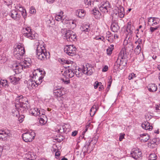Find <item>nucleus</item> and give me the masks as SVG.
Listing matches in <instances>:
<instances>
[{
  "label": "nucleus",
  "instance_id": "nucleus-1",
  "mask_svg": "<svg viewBox=\"0 0 160 160\" xmlns=\"http://www.w3.org/2000/svg\"><path fill=\"white\" fill-rule=\"evenodd\" d=\"M23 99V96H20L16 100L15 107L18 110L12 111L13 116L18 118L19 116V110L24 111L25 110H26V108L28 107V104L22 102Z\"/></svg>",
  "mask_w": 160,
  "mask_h": 160
},
{
  "label": "nucleus",
  "instance_id": "nucleus-2",
  "mask_svg": "<svg viewBox=\"0 0 160 160\" xmlns=\"http://www.w3.org/2000/svg\"><path fill=\"white\" fill-rule=\"evenodd\" d=\"M36 57L39 59L41 60H45L49 58L50 53L47 52L45 47L43 45H38L36 50Z\"/></svg>",
  "mask_w": 160,
  "mask_h": 160
},
{
  "label": "nucleus",
  "instance_id": "nucleus-3",
  "mask_svg": "<svg viewBox=\"0 0 160 160\" xmlns=\"http://www.w3.org/2000/svg\"><path fill=\"white\" fill-rule=\"evenodd\" d=\"M25 52L24 47L22 46L21 45H18L14 49L13 51L14 56L17 59H20L22 58V57L24 54Z\"/></svg>",
  "mask_w": 160,
  "mask_h": 160
},
{
  "label": "nucleus",
  "instance_id": "nucleus-4",
  "mask_svg": "<svg viewBox=\"0 0 160 160\" xmlns=\"http://www.w3.org/2000/svg\"><path fill=\"white\" fill-rule=\"evenodd\" d=\"M35 136L34 132L32 131L27 132L23 133L22 135L23 140L26 142H32Z\"/></svg>",
  "mask_w": 160,
  "mask_h": 160
},
{
  "label": "nucleus",
  "instance_id": "nucleus-5",
  "mask_svg": "<svg viewBox=\"0 0 160 160\" xmlns=\"http://www.w3.org/2000/svg\"><path fill=\"white\" fill-rule=\"evenodd\" d=\"M94 71L93 66L90 64L87 63L83 66L82 71L83 73L87 75H91Z\"/></svg>",
  "mask_w": 160,
  "mask_h": 160
},
{
  "label": "nucleus",
  "instance_id": "nucleus-6",
  "mask_svg": "<svg viewBox=\"0 0 160 160\" xmlns=\"http://www.w3.org/2000/svg\"><path fill=\"white\" fill-rule=\"evenodd\" d=\"M64 37L68 41H75L77 37L75 33L71 30H67Z\"/></svg>",
  "mask_w": 160,
  "mask_h": 160
},
{
  "label": "nucleus",
  "instance_id": "nucleus-7",
  "mask_svg": "<svg viewBox=\"0 0 160 160\" xmlns=\"http://www.w3.org/2000/svg\"><path fill=\"white\" fill-rule=\"evenodd\" d=\"M76 49L73 45H67L64 48V50L65 52L71 56L75 55Z\"/></svg>",
  "mask_w": 160,
  "mask_h": 160
},
{
  "label": "nucleus",
  "instance_id": "nucleus-8",
  "mask_svg": "<svg viewBox=\"0 0 160 160\" xmlns=\"http://www.w3.org/2000/svg\"><path fill=\"white\" fill-rule=\"evenodd\" d=\"M53 93L54 95L56 96L57 98H60L61 100H62V99L65 97L64 94L65 92L61 88H57L53 90Z\"/></svg>",
  "mask_w": 160,
  "mask_h": 160
},
{
  "label": "nucleus",
  "instance_id": "nucleus-9",
  "mask_svg": "<svg viewBox=\"0 0 160 160\" xmlns=\"http://www.w3.org/2000/svg\"><path fill=\"white\" fill-rule=\"evenodd\" d=\"M127 58H118L117 60L115 63V66H117V67L119 68L121 66L125 67L127 65Z\"/></svg>",
  "mask_w": 160,
  "mask_h": 160
},
{
  "label": "nucleus",
  "instance_id": "nucleus-10",
  "mask_svg": "<svg viewBox=\"0 0 160 160\" xmlns=\"http://www.w3.org/2000/svg\"><path fill=\"white\" fill-rule=\"evenodd\" d=\"M142 153L138 149L134 148L132 149L131 153L132 157L135 159H138L142 156Z\"/></svg>",
  "mask_w": 160,
  "mask_h": 160
},
{
  "label": "nucleus",
  "instance_id": "nucleus-11",
  "mask_svg": "<svg viewBox=\"0 0 160 160\" xmlns=\"http://www.w3.org/2000/svg\"><path fill=\"white\" fill-rule=\"evenodd\" d=\"M9 15L14 20L18 21L20 20V15L18 14V12L15 10H12L9 13Z\"/></svg>",
  "mask_w": 160,
  "mask_h": 160
},
{
  "label": "nucleus",
  "instance_id": "nucleus-12",
  "mask_svg": "<svg viewBox=\"0 0 160 160\" xmlns=\"http://www.w3.org/2000/svg\"><path fill=\"white\" fill-rule=\"evenodd\" d=\"M110 5L108 2L107 1L101 4L99 7L100 10L103 12H107L108 9L110 8Z\"/></svg>",
  "mask_w": 160,
  "mask_h": 160
},
{
  "label": "nucleus",
  "instance_id": "nucleus-13",
  "mask_svg": "<svg viewBox=\"0 0 160 160\" xmlns=\"http://www.w3.org/2000/svg\"><path fill=\"white\" fill-rule=\"evenodd\" d=\"M38 85L39 82H37V81H33L32 79H30L27 82V87L30 90L33 88H36Z\"/></svg>",
  "mask_w": 160,
  "mask_h": 160
},
{
  "label": "nucleus",
  "instance_id": "nucleus-14",
  "mask_svg": "<svg viewBox=\"0 0 160 160\" xmlns=\"http://www.w3.org/2000/svg\"><path fill=\"white\" fill-rule=\"evenodd\" d=\"M15 67L16 68V69H14V72L16 74H18L22 72L23 69L26 68L25 65L23 64L22 62L18 65H16Z\"/></svg>",
  "mask_w": 160,
  "mask_h": 160
},
{
  "label": "nucleus",
  "instance_id": "nucleus-15",
  "mask_svg": "<svg viewBox=\"0 0 160 160\" xmlns=\"http://www.w3.org/2000/svg\"><path fill=\"white\" fill-rule=\"evenodd\" d=\"M142 127L143 129L146 130L151 131L152 128V127L150 125V124L147 121H144L142 124Z\"/></svg>",
  "mask_w": 160,
  "mask_h": 160
},
{
  "label": "nucleus",
  "instance_id": "nucleus-16",
  "mask_svg": "<svg viewBox=\"0 0 160 160\" xmlns=\"http://www.w3.org/2000/svg\"><path fill=\"white\" fill-rule=\"evenodd\" d=\"M112 31L114 32H117L119 29V27L116 21H114L113 23H112L111 26Z\"/></svg>",
  "mask_w": 160,
  "mask_h": 160
},
{
  "label": "nucleus",
  "instance_id": "nucleus-17",
  "mask_svg": "<svg viewBox=\"0 0 160 160\" xmlns=\"http://www.w3.org/2000/svg\"><path fill=\"white\" fill-rule=\"evenodd\" d=\"M92 13L96 18H99L101 16V13L98 10V8H94L91 11Z\"/></svg>",
  "mask_w": 160,
  "mask_h": 160
},
{
  "label": "nucleus",
  "instance_id": "nucleus-18",
  "mask_svg": "<svg viewBox=\"0 0 160 160\" xmlns=\"http://www.w3.org/2000/svg\"><path fill=\"white\" fill-rule=\"evenodd\" d=\"M10 82L13 84H16L18 83V81L20 80L18 77L14 76H10L9 78Z\"/></svg>",
  "mask_w": 160,
  "mask_h": 160
},
{
  "label": "nucleus",
  "instance_id": "nucleus-19",
  "mask_svg": "<svg viewBox=\"0 0 160 160\" xmlns=\"http://www.w3.org/2000/svg\"><path fill=\"white\" fill-rule=\"evenodd\" d=\"M117 8L118 9V16L121 18H123L124 17V8L121 6H120L119 7Z\"/></svg>",
  "mask_w": 160,
  "mask_h": 160
},
{
  "label": "nucleus",
  "instance_id": "nucleus-20",
  "mask_svg": "<svg viewBox=\"0 0 160 160\" xmlns=\"http://www.w3.org/2000/svg\"><path fill=\"white\" fill-rule=\"evenodd\" d=\"M148 88L149 91L151 92H155L157 89V87L155 84H149Z\"/></svg>",
  "mask_w": 160,
  "mask_h": 160
},
{
  "label": "nucleus",
  "instance_id": "nucleus-21",
  "mask_svg": "<svg viewBox=\"0 0 160 160\" xmlns=\"http://www.w3.org/2000/svg\"><path fill=\"white\" fill-rule=\"evenodd\" d=\"M127 56L126 52L125 49H122L121 50L120 52L118 58H127Z\"/></svg>",
  "mask_w": 160,
  "mask_h": 160
},
{
  "label": "nucleus",
  "instance_id": "nucleus-22",
  "mask_svg": "<svg viewBox=\"0 0 160 160\" xmlns=\"http://www.w3.org/2000/svg\"><path fill=\"white\" fill-rule=\"evenodd\" d=\"M70 70V69L66 70L64 71V75L68 79L66 80H65L63 79H62V81L66 84H68L69 83V80L68 79V74L69 73Z\"/></svg>",
  "mask_w": 160,
  "mask_h": 160
},
{
  "label": "nucleus",
  "instance_id": "nucleus-23",
  "mask_svg": "<svg viewBox=\"0 0 160 160\" xmlns=\"http://www.w3.org/2000/svg\"><path fill=\"white\" fill-rule=\"evenodd\" d=\"M22 62L23 64L25 65L26 68H27L30 66L31 61L30 58H25L24 60Z\"/></svg>",
  "mask_w": 160,
  "mask_h": 160
},
{
  "label": "nucleus",
  "instance_id": "nucleus-24",
  "mask_svg": "<svg viewBox=\"0 0 160 160\" xmlns=\"http://www.w3.org/2000/svg\"><path fill=\"white\" fill-rule=\"evenodd\" d=\"M76 14L79 18H82L85 15V11L82 9L78 10L76 11Z\"/></svg>",
  "mask_w": 160,
  "mask_h": 160
},
{
  "label": "nucleus",
  "instance_id": "nucleus-25",
  "mask_svg": "<svg viewBox=\"0 0 160 160\" xmlns=\"http://www.w3.org/2000/svg\"><path fill=\"white\" fill-rule=\"evenodd\" d=\"M38 109L37 108H31L29 111L30 113L32 115L35 116H38V113L37 111H38Z\"/></svg>",
  "mask_w": 160,
  "mask_h": 160
},
{
  "label": "nucleus",
  "instance_id": "nucleus-26",
  "mask_svg": "<svg viewBox=\"0 0 160 160\" xmlns=\"http://www.w3.org/2000/svg\"><path fill=\"white\" fill-rule=\"evenodd\" d=\"M134 27L133 26H132L130 22L128 23L126 31L128 33H132V31L133 30Z\"/></svg>",
  "mask_w": 160,
  "mask_h": 160
},
{
  "label": "nucleus",
  "instance_id": "nucleus-27",
  "mask_svg": "<svg viewBox=\"0 0 160 160\" xmlns=\"http://www.w3.org/2000/svg\"><path fill=\"white\" fill-rule=\"evenodd\" d=\"M142 138L141 141L142 142H145L148 141V140L149 139V135L148 134H143L141 136Z\"/></svg>",
  "mask_w": 160,
  "mask_h": 160
},
{
  "label": "nucleus",
  "instance_id": "nucleus-28",
  "mask_svg": "<svg viewBox=\"0 0 160 160\" xmlns=\"http://www.w3.org/2000/svg\"><path fill=\"white\" fill-rule=\"evenodd\" d=\"M126 49L127 51H131L133 50V46L131 42H129L126 45Z\"/></svg>",
  "mask_w": 160,
  "mask_h": 160
},
{
  "label": "nucleus",
  "instance_id": "nucleus-29",
  "mask_svg": "<svg viewBox=\"0 0 160 160\" xmlns=\"http://www.w3.org/2000/svg\"><path fill=\"white\" fill-rule=\"evenodd\" d=\"M81 30L86 33L87 32H89L90 31L89 25H85L84 26H83L81 28Z\"/></svg>",
  "mask_w": 160,
  "mask_h": 160
},
{
  "label": "nucleus",
  "instance_id": "nucleus-30",
  "mask_svg": "<svg viewBox=\"0 0 160 160\" xmlns=\"http://www.w3.org/2000/svg\"><path fill=\"white\" fill-rule=\"evenodd\" d=\"M9 133L7 132L3 131H0V139H1L2 140L3 138L6 137L7 135H9L8 134Z\"/></svg>",
  "mask_w": 160,
  "mask_h": 160
},
{
  "label": "nucleus",
  "instance_id": "nucleus-31",
  "mask_svg": "<svg viewBox=\"0 0 160 160\" xmlns=\"http://www.w3.org/2000/svg\"><path fill=\"white\" fill-rule=\"evenodd\" d=\"M97 110L96 106L93 105L90 110V114L91 116H93Z\"/></svg>",
  "mask_w": 160,
  "mask_h": 160
},
{
  "label": "nucleus",
  "instance_id": "nucleus-32",
  "mask_svg": "<svg viewBox=\"0 0 160 160\" xmlns=\"http://www.w3.org/2000/svg\"><path fill=\"white\" fill-rule=\"evenodd\" d=\"M24 36L30 39H34L35 38L34 35L32 33V31L28 34H24Z\"/></svg>",
  "mask_w": 160,
  "mask_h": 160
},
{
  "label": "nucleus",
  "instance_id": "nucleus-33",
  "mask_svg": "<svg viewBox=\"0 0 160 160\" xmlns=\"http://www.w3.org/2000/svg\"><path fill=\"white\" fill-rule=\"evenodd\" d=\"M0 84L5 87L8 86V82L6 80L2 79L0 80Z\"/></svg>",
  "mask_w": 160,
  "mask_h": 160
},
{
  "label": "nucleus",
  "instance_id": "nucleus-34",
  "mask_svg": "<svg viewBox=\"0 0 160 160\" xmlns=\"http://www.w3.org/2000/svg\"><path fill=\"white\" fill-rule=\"evenodd\" d=\"M46 116H43L41 117L39 119V122L41 124L44 125L46 123V121L45 119H46Z\"/></svg>",
  "mask_w": 160,
  "mask_h": 160
},
{
  "label": "nucleus",
  "instance_id": "nucleus-35",
  "mask_svg": "<svg viewBox=\"0 0 160 160\" xmlns=\"http://www.w3.org/2000/svg\"><path fill=\"white\" fill-rule=\"evenodd\" d=\"M139 44L138 45L136 48L134 49V52L136 54H138L140 52L141 50V46Z\"/></svg>",
  "mask_w": 160,
  "mask_h": 160
},
{
  "label": "nucleus",
  "instance_id": "nucleus-36",
  "mask_svg": "<svg viewBox=\"0 0 160 160\" xmlns=\"http://www.w3.org/2000/svg\"><path fill=\"white\" fill-rule=\"evenodd\" d=\"M38 113V116H39V117H42V116H45V112H44V110L42 109H40V110H39L38 109V111H37Z\"/></svg>",
  "mask_w": 160,
  "mask_h": 160
},
{
  "label": "nucleus",
  "instance_id": "nucleus-37",
  "mask_svg": "<svg viewBox=\"0 0 160 160\" xmlns=\"http://www.w3.org/2000/svg\"><path fill=\"white\" fill-rule=\"evenodd\" d=\"M84 3L86 5L92 6L93 5V2L92 0H84Z\"/></svg>",
  "mask_w": 160,
  "mask_h": 160
},
{
  "label": "nucleus",
  "instance_id": "nucleus-38",
  "mask_svg": "<svg viewBox=\"0 0 160 160\" xmlns=\"http://www.w3.org/2000/svg\"><path fill=\"white\" fill-rule=\"evenodd\" d=\"M31 32V30L29 27H27L23 29V35L24 36V34H27Z\"/></svg>",
  "mask_w": 160,
  "mask_h": 160
},
{
  "label": "nucleus",
  "instance_id": "nucleus-39",
  "mask_svg": "<svg viewBox=\"0 0 160 160\" xmlns=\"http://www.w3.org/2000/svg\"><path fill=\"white\" fill-rule=\"evenodd\" d=\"M69 126L66 124V125H62V128L63 129H64V132L67 133L69 131V128H68Z\"/></svg>",
  "mask_w": 160,
  "mask_h": 160
},
{
  "label": "nucleus",
  "instance_id": "nucleus-40",
  "mask_svg": "<svg viewBox=\"0 0 160 160\" xmlns=\"http://www.w3.org/2000/svg\"><path fill=\"white\" fill-rule=\"evenodd\" d=\"M13 0H4L5 4L8 6L11 5L12 3Z\"/></svg>",
  "mask_w": 160,
  "mask_h": 160
},
{
  "label": "nucleus",
  "instance_id": "nucleus-41",
  "mask_svg": "<svg viewBox=\"0 0 160 160\" xmlns=\"http://www.w3.org/2000/svg\"><path fill=\"white\" fill-rule=\"evenodd\" d=\"M136 31L138 32H137V34L139 35V34L141 32V34L140 35V37H142L144 35V33L143 32V30L142 29L139 30V29H137L136 30Z\"/></svg>",
  "mask_w": 160,
  "mask_h": 160
},
{
  "label": "nucleus",
  "instance_id": "nucleus-42",
  "mask_svg": "<svg viewBox=\"0 0 160 160\" xmlns=\"http://www.w3.org/2000/svg\"><path fill=\"white\" fill-rule=\"evenodd\" d=\"M55 19L58 21H61L62 22L63 20V19H62V17L61 16H56Z\"/></svg>",
  "mask_w": 160,
  "mask_h": 160
},
{
  "label": "nucleus",
  "instance_id": "nucleus-43",
  "mask_svg": "<svg viewBox=\"0 0 160 160\" xmlns=\"http://www.w3.org/2000/svg\"><path fill=\"white\" fill-rule=\"evenodd\" d=\"M149 158L151 160H156L157 158V156L155 154H151Z\"/></svg>",
  "mask_w": 160,
  "mask_h": 160
},
{
  "label": "nucleus",
  "instance_id": "nucleus-44",
  "mask_svg": "<svg viewBox=\"0 0 160 160\" xmlns=\"http://www.w3.org/2000/svg\"><path fill=\"white\" fill-rule=\"evenodd\" d=\"M101 84L102 83L101 82H99L98 81H96L94 84V88L96 89L98 88V86H100Z\"/></svg>",
  "mask_w": 160,
  "mask_h": 160
},
{
  "label": "nucleus",
  "instance_id": "nucleus-45",
  "mask_svg": "<svg viewBox=\"0 0 160 160\" xmlns=\"http://www.w3.org/2000/svg\"><path fill=\"white\" fill-rule=\"evenodd\" d=\"M58 132L60 133L64 132V129H63V128H62V125L59 127L58 130Z\"/></svg>",
  "mask_w": 160,
  "mask_h": 160
},
{
  "label": "nucleus",
  "instance_id": "nucleus-46",
  "mask_svg": "<svg viewBox=\"0 0 160 160\" xmlns=\"http://www.w3.org/2000/svg\"><path fill=\"white\" fill-rule=\"evenodd\" d=\"M112 48L109 47L107 50V54L108 55H110L112 53Z\"/></svg>",
  "mask_w": 160,
  "mask_h": 160
},
{
  "label": "nucleus",
  "instance_id": "nucleus-47",
  "mask_svg": "<svg viewBox=\"0 0 160 160\" xmlns=\"http://www.w3.org/2000/svg\"><path fill=\"white\" fill-rule=\"evenodd\" d=\"M36 10L33 7H31L30 9L29 12L31 14H33L35 12Z\"/></svg>",
  "mask_w": 160,
  "mask_h": 160
},
{
  "label": "nucleus",
  "instance_id": "nucleus-48",
  "mask_svg": "<svg viewBox=\"0 0 160 160\" xmlns=\"http://www.w3.org/2000/svg\"><path fill=\"white\" fill-rule=\"evenodd\" d=\"M159 28V26H156L155 28L151 27L150 28V31L152 32H154L155 30H156L158 29Z\"/></svg>",
  "mask_w": 160,
  "mask_h": 160
},
{
  "label": "nucleus",
  "instance_id": "nucleus-49",
  "mask_svg": "<svg viewBox=\"0 0 160 160\" xmlns=\"http://www.w3.org/2000/svg\"><path fill=\"white\" fill-rule=\"evenodd\" d=\"M74 75V73L72 70L70 69L69 73L68 74V78H72Z\"/></svg>",
  "mask_w": 160,
  "mask_h": 160
},
{
  "label": "nucleus",
  "instance_id": "nucleus-50",
  "mask_svg": "<svg viewBox=\"0 0 160 160\" xmlns=\"http://www.w3.org/2000/svg\"><path fill=\"white\" fill-rule=\"evenodd\" d=\"M44 74H42V75H41V76L39 77L38 78V80L39 81V83H41L42 82V79L43 78H44Z\"/></svg>",
  "mask_w": 160,
  "mask_h": 160
},
{
  "label": "nucleus",
  "instance_id": "nucleus-51",
  "mask_svg": "<svg viewBox=\"0 0 160 160\" xmlns=\"http://www.w3.org/2000/svg\"><path fill=\"white\" fill-rule=\"evenodd\" d=\"M155 110L156 112L159 113H160V104L159 105H157L155 107Z\"/></svg>",
  "mask_w": 160,
  "mask_h": 160
},
{
  "label": "nucleus",
  "instance_id": "nucleus-52",
  "mask_svg": "<svg viewBox=\"0 0 160 160\" xmlns=\"http://www.w3.org/2000/svg\"><path fill=\"white\" fill-rule=\"evenodd\" d=\"M135 74L134 73H132L130 74L128 76V79L129 80H131L132 79L133 77H135Z\"/></svg>",
  "mask_w": 160,
  "mask_h": 160
},
{
  "label": "nucleus",
  "instance_id": "nucleus-53",
  "mask_svg": "<svg viewBox=\"0 0 160 160\" xmlns=\"http://www.w3.org/2000/svg\"><path fill=\"white\" fill-rule=\"evenodd\" d=\"M18 117V121L20 123L22 122L23 120V118H24V116L23 115H21L20 116H19Z\"/></svg>",
  "mask_w": 160,
  "mask_h": 160
},
{
  "label": "nucleus",
  "instance_id": "nucleus-54",
  "mask_svg": "<svg viewBox=\"0 0 160 160\" xmlns=\"http://www.w3.org/2000/svg\"><path fill=\"white\" fill-rule=\"evenodd\" d=\"M107 36H106V38H110L112 36V34L110 32H107Z\"/></svg>",
  "mask_w": 160,
  "mask_h": 160
},
{
  "label": "nucleus",
  "instance_id": "nucleus-55",
  "mask_svg": "<svg viewBox=\"0 0 160 160\" xmlns=\"http://www.w3.org/2000/svg\"><path fill=\"white\" fill-rule=\"evenodd\" d=\"M152 18V22H154L155 21H156V19H157V18L155 17H149L148 18V21L149 22H151V20Z\"/></svg>",
  "mask_w": 160,
  "mask_h": 160
},
{
  "label": "nucleus",
  "instance_id": "nucleus-56",
  "mask_svg": "<svg viewBox=\"0 0 160 160\" xmlns=\"http://www.w3.org/2000/svg\"><path fill=\"white\" fill-rule=\"evenodd\" d=\"M22 15L23 17L24 18L26 17L27 15V13H26V11L24 10V11L22 12Z\"/></svg>",
  "mask_w": 160,
  "mask_h": 160
},
{
  "label": "nucleus",
  "instance_id": "nucleus-57",
  "mask_svg": "<svg viewBox=\"0 0 160 160\" xmlns=\"http://www.w3.org/2000/svg\"><path fill=\"white\" fill-rule=\"evenodd\" d=\"M62 61V62H63V63H67V64H68L69 63H70V61H67V60H65V59H60Z\"/></svg>",
  "mask_w": 160,
  "mask_h": 160
},
{
  "label": "nucleus",
  "instance_id": "nucleus-58",
  "mask_svg": "<svg viewBox=\"0 0 160 160\" xmlns=\"http://www.w3.org/2000/svg\"><path fill=\"white\" fill-rule=\"evenodd\" d=\"M89 127V126H86V128L85 129V131H83V132H82V135L80 136L79 137V138H80V137H82V138H83L84 137V133L86 132V131H87L88 129V128Z\"/></svg>",
  "mask_w": 160,
  "mask_h": 160
},
{
  "label": "nucleus",
  "instance_id": "nucleus-59",
  "mask_svg": "<svg viewBox=\"0 0 160 160\" xmlns=\"http://www.w3.org/2000/svg\"><path fill=\"white\" fill-rule=\"evenodd\" d=\"M125 135V134H120L119 138V140L120 141H121L122 140V139L124 138V136Z\"/></svg>",
  "mask_w": 160,
  "mask_h": 160
},
{
  "label": "nucleus",
  "instance_id": "nucleus-60",
  "mask_svg": "<svg viewBox=\"0 0 160 160\" xmlns=\"http://www.w3.org/2000/svg\"><path fill=\"white\" fill-rule=\"evenodd\" d=\"M108 67L107 66H105L102 69V72H106L108 71Z\"/></svg>",
  "mask_w": 160,
  "mask_h": 160
},
{
  "label": "nucleus",
  "instance_id": "nucleus-61",
  "mask_svg": "<svg viewBox=\"0 0 160 160\" xmlns=\"http://www.w3.org/2000/svg\"><path fill=\"white\" fill-rule=\"evenodd\" d=\"M78 133V131L75 130L72 132V135L73 136H75Z\"/></svg>",
  "mask_w": 160,
  "mask_h": 160
},
{
  "label": "nucleus",
  "instance_id": "nucleus-62",
  "mask_svg": "<svg viewBox=\"0 0 160 160\" xmlns=\"http://www.w3.org/2000/svg\"><path fill=\"white\" fill-rule=\"evenodd\" d=\"M96 39L97 40L102 39V40L103 41V39H104V38L103 37H99V36H97L96 37Z\"/></svg>",
  "mask_w": 160,
  "mask_h": 160
},
{
  "label": "nucleus",
  "instance_id": "nucleus-63",
  "mask_svg": "<svg viewBox=\"0 0 160 160\" xmlns=\"http://www.w3.org/2000/svg\"><path fill=\"white\" fill-rule=\"evenodd\" d=\"M60 152L59 151H57L55 153V156L58 157L60 155Z\"/></svg>",
  "mask_w": 160,
  "mask_h": 160
},
{
  "label": "nucleus",
  "instance_id": "nucleus-64",
  "mask_svg": "<svg viewBox=\"0 0 160 160\" xmlns=\"http://www.w3.org/2000/svg\"><path fill=\"white\" fill-rule=\"evenodd\" d=\"M112 79L111 77H110V78L109 79V81H108V84H111L112 82Z\"/></svg>",
  "mask_w": 160,
  "mask_h": 160
}]
</instances>
